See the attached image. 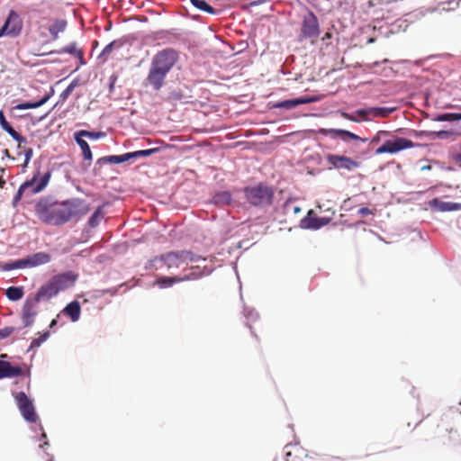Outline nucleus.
<instances>
[{
  "mask_svg": "<svg viewBox=\"0 0 461 461\" xmlns=\"http://www.w3.org/2000/svg\"><path fill=\"white\" fill-rule=\"evenodd\" d=\"M53 53H57V54L68 53L79 60L80 66H83L85 64L84 52H83L82 49L78 48L77 42H71L68 45L61 48L60 50H51L47 53L39 54V56H42L45 54H53Z\"/></svg>",
  "mask_w": 461,
  "mask_h": 461,
  "instance_id": "dca6fc26",
  "label": "nucleus"
},
{
  "mask_svg": "<svg viewBox=\"0 0 461 461\" xmlns=\"http://www.w3.org/2000/svg\"><path fill=\"white\" fill-rule=\"evenodd\" d=\"M5 155H8V150L5 149Z\"/></svg>",
  "mask_w": 461,
  "mask_h": 461,
  "instance_id": "052dcab7",
  "label": "nucleus"
},
{
  "mask_svg": "<svg viewBox=\"0 0 461 461\" xmlns=\"http://www.w3.org/2000/svg\"><path fill=\"white\" fill-rule=\"evenodd\" d=\"M40 300H36V297L28 298L23 307L22 320L25 327L32 325L34 318L38 314V303Z\"/></svg>",
  "mask_w": 461,
  "mask_h": 461,
  "instance_id": "f8f14e48",
  "label": "nucleus"
},
{
  "mask_svg": "<svg viewBox=\"0 0 461 461\" xmlns=\"http://www.w3.org/2000/svg\"><path fill=\"white\" fill-rule=\"evenodd\" d=\"M358 214L365 217V216H367L369 214H374V212L371 211L369 208L367 207H361L359 210H358Z\"/></svg>",
  "mask_w": 461,
  "mask_h": 461,
  "instance_id": "3c124183",
  "label": "nucleus"
},
{
  "mask_svg": "<svg viewBox=\"0 0 461 461\" xmlns=\"http://www.w3.org/2000/svg\"><path fill=\"white\" fill-rule=\"evenodd\" d=\"M5 155H8V150L5 149Z\"/></svg>",
  "mask_w": 461,
  "mask_h": 461,
  "instance_id": "680f3d73",
  "label": "nucleus"
},
{
  "mask_svg": "<svg viewBox=\"0 0 461 461\" xmlns=\"http://www.w3.org/2000/svg\"><path fill=\"white\" fill-rule=\"evenodd\" d=\"M461 120V113H450L440 114L437 117L438 122H452Z\"/></svg>",
  "mask_w": 461,
  "mask_h": 461,
  "instance_id": "4c0bfd02",
  "label": "nucleus"
},
{
  "mask_svg": "<svg viewBox=\"0 0 461 461\" xmlns=\"http://www.w3.org/2000/svg\"><path fill=\"white\" fill-rule=\"evenodd\" d=\"M167 74V73L161 70V68H157L151 65L147 77V82L149 85L152 86L155 90H158L162 87Z\"/></svg>",
  "mask_w": 461,
  "mask_h": 461,
  "instance_id": "2eb2a0df",
  "label": "nucleus"
},
{
  "mask_svg": "<svg viewBox=\"0 0 461 461\" xmlns=\"http://www.w3.org/2000/svg\"><path fill=\"white\" fill-rule=\"evenodd\" d=\"M22 26L20 16L14 11H11L5 23L0 28V37L17 36L21 32Z\"/></svg>",
  "mask_w": 461,
  "mask_h": 461,
  "instance_id": "9d476101",
  "label": "nucleus"
},
{
  "mask_svg": "<svg viewBox=\"0 0 461 461\" xmlns=\"http://www.w3.org/2000/svg\"><path fill=\"white\" fill-rule=\"evenodd\" d=\"M299 210H300V209H299V208H297V207L294 209V211H295V212H299Z\"/></svg>",
  "mask_w": 461,
  "mask_h": 461,
  "instance_id": "e2e57ef3",
  "label": "nucleus"
},
{
  "mask_svg": "<svg viewBox=\"0 0 461 461\" xmlns=\"http://www.w3.org/2000/svg\"><path fill=\"white\" fill-rule=\"evenodd\" d=\"M52 219H56V203H53V206L48 214V218L44 219V223L56 226V221Z\"/></svg>",
  "mask_w": 461,
  "mask_h": 461,
  "instance_id": "37998d69",
  "label": "nucleus"
},
{
  "mask_svg": "<svg viewBox=\"0 0 461 461\" xmlns=\"http://www.w3.org/2000/svg\"><path fill=\"white\" fill-rule=\"evenodd\" d=\"M431 133H432L431 139H434L435 137H438L440 139H446L454 134L452 131H431Z\"/></svg>",
  "mask_w": 461,
  "mask_h": 461,
  "instance_id": "c03bdc74",
  "label": "nucleus"
},
{
  "mask_svg": "<svg viewBox=\"0 0 461 461\" xmlns=\"http://www.w3.org/2000/svg\"><path fill=\"white\" fill-rule=\"evenodd\" d=\"M75 140L82 150L84 159L92 160L93 156L88 143L83 139L82 136H79L77 132L75 133Z\"/></svg>",
  "mask_w": 461,
  "mask_h": 461,
  "instance_id": "cd10ccee",
  "label": "nucleus"
},
{
  "mask_svg": "<svg viewBox=\"0 0 461 461\" xmlns=\"http://www.w3.org/2000/svg\"><path fill=\"white\" fill-rule=\"evenodd\" d=\"M123 45L124 41L121 39L113 41L104 47V49L99 54L98 59H100L103 63L106 62L111 57L112 53L114 50H120Z\"/></svg>",
  "mask_w": 461,
  "mask_h": 461,
  "instance_id": "412c9836",
  "label": "nucleus"
},
{
  "mask_svg": "<svg viewBox=\"0 0 461 461\" xmlns=\"http://www.w3.org/2000/svg\"><path fill=\"white\" fill-rule=\"evenodd\" d=\"M23 294L22 286H11L5 291V295L10 301H18L23 298Z\"/></svg>",
  "mask_w": 461,
  "mask_h": 461,
  "instance_id": "c756f323",
  "label": "nucleus"
},
{
  "mask_svg": "<svg viewBox=\"0 0 461 461\" xmlns=\"http://www.w3.org/2000/svg\"><path fill=\"white\" fill-rule=\"evenodd\" d=\"M68 26V22L64 19H54L51 21L50 24L48 26V31L50 34L51 41H57L59 39V34L60 32H65Z\"/></svg>",
  "mask_w": 461,
  "mask_h": 461,
  "instance_id": "aec40b11",
  "label": "nucleus"
},
{
  "mask_svg": "<svg viewBox=\"0 0 461 461\" xmlns=\"http://www.w3.org/2000/svg\"><path fill=\"white\" fill-rule=\"evenodd\" d=\"M244 194L248 202L254 206L271 204L274 195L273 190L263 184L246 187Z\"/></svg>",
  "mask_w": 461,
  "mask_h": 461,
  "instance_id": "20e7f679",
  "label": "nucleus"
},
{
  "mask_svg": "<svg viewBox=\"0 0 461 461\" xmlns=\"http://www.w3.org/2000/svg\"><path fill=\"white\" fill-rule=\"evenodd\" d=\"M411 134L416 138L427 137V138L431 139V137H432L431 131H428L411 130Z\"/></svg>",
  "mask_w": 461,
  "mask_h": 461,
  "instance_id": "a18cd8bd",
  "label": "nucleus"
},
{
  "mask_svg": "<svg viewBox=\"0 0 461 461\" xmlns=\"http://www.w3.org/2000/svg\"><path fill=\"white\" fill-rule=\"evenodd\" d=\"M79 85L77 79H74L68 87L60 94V98L65 101L74 91V89Z\"/></svg>",
  "mask_w": 461,
  "mask_h": 461,
  "instance_id": "58836bf2",
  "label": "nucleus"
},
{
  "mask_svg": "<svg viewBox=\"0 0 461 461\" xmlns=\"http://www.w3.org/2000/svg\"><path fill=\"white\" fill-rule=\"evenodd\" d=\"M51 173L50 168L41 170V166L35 163L32 177L19 186L16 195L14 198V203H17L24 195L32 196L42 192L50 183Z\"/></svg>",
  "mask_w": 461,
  "mask_h": 461,
  "instance_id": "f257e3e1",
  "label": "nucleus"
},
{
  "mask_svg": "<svg viewBox=\"0 0 461 461\" xmlns=\"http://www.w3.org/2000/svg\"><path fill=\"white\" fill-rule=\"evenodd\" d=\"M48 96L46 97H43L41 98L40 101L38 102H25V103H21V104H18L17 105H15L14 107V110H26V109H33V108H38L40 106H41L42 104H44L47 100H48Z\"/></svg>",
  "mask_w": 461,
  "mask_h": 461,
  "instance_id": "7c9ffc66",
  "label": "nucleus"
},
{
  "mask_svg": "<svg viewBox=\"0 0 461 461\" xmlns=\"http://www.w3.org/2000/svg\"><path fill=\"white\" fill-rule=\"evenodd\" d=\"M76 280L77 275L72 271L56 275L39 288L35 294L36 300H50L56 296L59 292L73 286Z\"/></svg>",
  "mask_w": 461,
  "mask_h": 461,
  "instance_id": "f03ea898",
  "label": "nucleus"
},
{
  "mask_svg": "<svg viewBox=\"0 0 461 461\" xmlns=\"http://www.w3.org/2000/svg\"><path fill=\"white\" fill-rule=\"evenodd\" d=\"M5 185V180L3 176H0V187H3Z\"/></svg>",
  "mask_w": 461,
  "mask_h": 461,
  "instance_id": "5fc2aeb1",
  "label": "nucleus"
},
{
  "mask_svg": "<svg viewBox=\"0 0 461 461\" xmlns=\"http://www.w3.org/2000/svg\"><path fill=\"white\" fill-rule=\"evenodd\" d=\"M22 374L20 366H13L10 362L0 360V379L16 377Z\"/></svg>",
  "mask_w": 461,
  "mask_h": 461,
  "instance_id": "a211bd4d",
  "label": "nucleus"
},
{
  "mask_svg": "<svg viewBox=\"0 0 461 461\" xmlns=\"http://www.w3.org/2000/svg\"><path fill=\"white\" fill-rule=\"evenodd\" d=\"M395 108H387V107H373L370 108L371 115L374 117H381L385 118L391 114Z\"/></svg>",
  "mask_w": 461,
  "mask_h": 461,
  "instance_id": "72a5a7b5",
  "label": "nucleus"
},
{
  "mask_svg": "<svg viewBox=\"0 0 461 461\" xmlns=\"http://www.w3.org/2000/svg\"><path fill=\"white\" fill-rule=\"evenodd\" d=\"M326 159L328 164L336 169H346L348 171H351L360 166L359 162L352 159L351 158L341 155L329 154L327 155Z\"/></svg>",
  "mask_w": 461,
  "mask_h": 461,
  "instance_id": "9b49d317",
  "label": "nucleus"
},
{
  "mask_svg": "<svg viewBox=\"0 0 461 461\" xmlns=\"http://www.w3.org/2000/svg\"><path fill=\"white\" fill-rule=\"evenodd\" d=\"M157 151V149H142V150H137L134 152H129L130 154V159L131 158H137L140 157H148Z\"/></svg>",
  "mask_w": 461,
  "mask_h": 461,
  "instance_id": "ea45409f",
  "label": "nucleus"
},
{
  "mask_svg": "<svg viewBox=\"0 0 461 461\" xmlns=\"http://www.w3.org/2000/svg\"><path fill=\"white\" fill-rule=\"evenodd\" d=\"M415 147H420V144L414 143L409 139L396 137L393 140H388L376 149L375 154L380 155L384 153L395 154L402 150L412 149Z\"/></svg>",
  "mask_w": 461,
  "mask_h": 461,
  "instance_id": "0eeeda50",
  "label": "nucleus"
},
{
  "mask_svg": "<svg viewBox=\"0 0 461 461\" xmlns=\"http://www.w3.org/2000/svg\"><path fill=\"white\" fill-rule=\"evenodd\" d=\"M63 312L70 317L72 321L79 320L81 313V307L77 301L69 303L63 310Z\"/></svg>",
  "mask_w": 461,
  "mask_h": 461,
  "instance_id": "393cba45",
  "label": "nucleus"
},
{
  "mask_svg": "<svg viewBox=\"0 0 461 461\" xmlns=\"http://www.w3.org/2000/svg\"><path fill=\"white\" fill-rule=\"evenodd\" d=\"M320 32L319 20L312 11H309L303 17L299 39L311 40L313 43L319 38Z\"/></svg>",
  "mask_w": 461,
  "mask_h": 461,
  "instance_id": "39448f33",
  "label": "nucleus"
},
{
  "mask_svg": "<svg viewBox=\"0 0 461 461\" xmlns=\"http://www.w3.org/2000/svg\"><path fill=\"white\" fill-rule=\"evenodd\" d=\"M1 357H2V358H5V357H6V355H5V354H2V355H1Z\"/></svg>",
  "mask_w": 461,
  "mask_h": 461,
  "instance_id": "bf43d9fd",
  "label": "nucleus"
},
{
  "mask_svg": "<svg viewBox=\"0 0 461 461\" xmlns=\"http://www.w3.org/2000/svg\"><path fill=\"white\" fill-rule=\"evenodd\" d=\"M194 278L193 276H185L183 277H179V276H173V277H167V276H161V277H158L156 281H155V284L159 285L160 287H170L172 286L173 285L176 284V283H180V282H183V281H185V280H189V279H192Z\"/></svg>",
  "mask_w": 461,
  "mask_h": 461,
  "instance_id": "b1692460",
  "label": "nucleus"
},
{
  "mask_svg": "<svg viewBox=\"0 0 461 461\" xmlns=\"http://www.w3.org/2000/svg\"><path fill=\"white\" fill-rule=\"evenodd\" d=\"M312 101H313V99H307V98H296V99H291V100H285V101L276 104L274 105V107L284 108V109H293L300 104H308Z\"/></svg>",
  "mask_w": 461,
  "mask_h": 461,
  "instance_id": "a878e982",
  "label": "nucleus"
},
{
  "mask_svg": "<svg viewBox=\"0 0 461 461\" xmlns=\"http://www.w3.org/2000/svg\"><path fill=\"white\" fill-rule=\"evenodd\" d=\"M20 149H23V152H24V162L22 166H23V168L25 169L28 167L30 160L32 159V157L33 155V150L32 148H24L22 145H21Z\"/></svg>",
  "mask_w": 461,
  "mask_h": 461,
  "instance_id": "a19ab883",
  "label": "nucleus"
},
{
  "mask_svg": "<svg viewBox=\"0 0 461 461\" xmlns=\"http://www.w3.org/2000/svg\"><path fill=\"white\" fill-rule=\"evenodd\" d=\"M129 159H130V154L125 153V154L119 155V156L112 155V156L104 157L99 159V162L104 161V162H108V163H113V164H120V163L128 161Z\"/></svg>",
  "mask_w": 461,
  "mask_h": 461,
  "instance_id": "2f4dec72",
  "label": "nucleus"
},
{
  "mask_svg": "<svg viewBox=\"0 0 461 461\" xmlns=\"http://www.w3.org/2000/svg\"><path fill=\"white\" fill-rule=\"evenodd\" d=\"M355 114H357L359 117H362L364 120H368L367 116L371 115L370 108L369 109H359L355 112Z\"/></svg>",
  "mask_w": 461,
  "mask_h": 461,
  "instance_id": "8fccbe9b",
  "label": "nucleus"
},
{
  "mask_svg": "<svg viewBox=\"0 0 461 461\" xmlns=\"http://www.w3.org/2000/svg\"><path fill=\"white\" fill-rule=\"evenodd\" d=\"M56 226H61L68 222L64 202L56 203Z\"/></svg>",
  "mask_w": 461,
  "mask_h": 461,
  "instance_id": "c85d7f7f",
  "label": "nucleus"
},
{
  "mask_svg": "<svg viewBox=\"0 0 461 461\" xmlns=\"http://www.w3.org/2000/svg\"><path fill=\"white\" fill-rule=\"evenodd\" d=\"M104 218V212H103V206H99L95 212L92 214V216L88 220V224L90 227L95 228L96 227L101 220Z\"/></svg>",
  "mask_w": 461,
  "mask_h": 461,
  "instance_id": "f704fd0d",
  "label": "nucleus"
},
{
  "mask_svg": "<svg viewBox=\"0 0 461 461\" xmlns=\"http://www.w3.org/2000/svg\"><path fill=\"white\" fill-rule=\"evenodd\" d=\"M215 199H217V201H222L229 203L231 201V195L229 192H222L216 194Z\"/></svg>",
  "mask_w": 461,
  "mask_h": 461,
  "instance_id": "de8ad7c7",
  "label": "nucleus"
},
{
  "mask_svg": "<svg viewBox=\"0 0 461 461\" xmlns=\"http://www.w3.org/2000/svg\"><path fill=\"white\" fill-rule=\"evenodd\" d=\"M79 136L86 137L90 140H98L105 136V133L103 131H89L86 130H82L77 131Z\"/></svg>",
  "mask_w": 461,
  "mask_h": 461,
  "instance_id": "e433bc0d",
  "label": "nucleus"
},
{
  "mask_svg": "<svg viewBox=\"0 0 461 461\" xmlns=\"http://www.w3.org/2000/svg\"><path fill=\"white\" fill-rule=\"evenodd\" d=\"M433 204L441 212L459 211L461 210V203L452 202H442L438 199L433 200Z\"/></svg>",
  "mask_w": 461,
  "mask_h": 461,
  "instance_id": "bb28decb",
  "label": "nucleus"
},
{
  "mask_svg": "<svg viewBox=\"0 0 461 461\" xmlns=\"http://www.w3.org/2000/svg\"><path fill=\"white\" fill-rule=\"evenodd\" d=\"M390 135V131H379L373 137L371 142L376 143L379 142L383 138L387 137Z\"/></svg>",
  "mask_w": 461,
  "mask_h": 461,
  "instance_id": "49530a36",
  "label": "nucleus"
},
{
  "mask_svg": "<svg viewBox=\"0 0 461 461\" xmlns=\"http://www.w3.org/2000/svg\"><path fill=\"white\" fill-rule=\"evenodd\" d=\"M357 114L352 113V114H348V113H342V116L349 121H352V122H360V120L358 118L356 117Z\"/></svg>",
  "mask_w": 461,
  "mask_h": 461,
  "instance_id": "603ef678",
  "label": "nucleus"
},
{
  "mask_svg": "<svg viewBox=\"0 0 461 461\" xmlns=\"http://www.w3.org/2000/svg\"><path fill=\"white\" fill-rule=\"evenodd\" d=\"M97 45H98V42H97L96 41H95L93 42V47L95 48V47H96Z\"/></svg>",
  "mask_w": 461,
  "mask_h": 461,
  "instance_id": "13d9d810",
  "label": "nucleus"
},
{
  "mask_svg": "<svg viewBox=\"0 0 461 461\" xmlns=\"http://www.w3.org/2000/svg\"><path fill=\"white\" fill-rule=\"evenodd\" d=\"M116 291H117L116 289H114V290H113V291H112V290H107V291H104L103 293H104H104H110L112 295H113V294H116Z\"/></svg>",
  "mask_w": 461,
  "mask_h": 461,
  "instance_id": "6e6d98bb",
  "label": "nucleus"
},
{
  "mask_svg": "<svg viewBox=\"0 0 461 461\" xmlns=\"http://www.w3.org/2000/svg\"><path fill=\"white\" fill-rule=\"evenodd\" d=\"M57 324V321L56 320H52V321L50 322V327L52 328L53 326H55Z\"/></svg>",
  "mask_w": 461,
  "mask_h": 461,
  "instance_id": "4d7b16f0",
  "label": "nucleus"
},
{
  "mask_svg": "<svg viewBox=\"0 0 461 461\" xmlns=\"http://www.w3.org/2000/svg\"><path fill=\"white\" fill-rule=\"evenodd\" d=\"M177 60V53L171 49H167L157 53L151 62V65L157 68L168 73Z\"/></svg>",
  "mask_w": 461,
  "mask_h": 461,
  "instance_id": "6e6552de",
  "label": "nucleus"
},
{
  "mask_svg": "<svg viewBox=\"0 0 461 461\" xmlns=\"http://www.w3.org/2000/svg\"><path fill=\"white\" fill-rule=\"evenodd\" d=\"M15 401L23 419L29 422H36L38 416L34 405L24 392H19L15 395Z\"/></svg>",
  "mask_w": 461,
  "mask_h": 461,
  "instance_id": "1a4fd4ad",
  "label": "nucleus"
},
{
  "mask_svg": "<svg viewBox=\"0 0 461 461\" xmlns=\"http://www.w3.org/2000/svg\"><path fill=\"white\" fill-rule=\"evenodd\" d=\"M323 134H332L335 136L340 137L344 141H348V140H362L365 141L366 140L360 138L359 136L356 135L355 133H352L346 130H340V129H323L321 131Z\"/></svg>",
  "mask_w": 461,
  "mask_h": 461,
  "instance_id": "4be33fe9",
  "label": "nucleus"
},
{
  "mask_svg": "<svg viewBox=\"0 0 461 461\" xmlns=\"http://www.w3.org/2000/svg\"><path fill=\"white\" fill-rule=\"evenodd\" d=\"M64 204L68 222L78 221L91 210L89 203L79 198H72L64 201Z\"/></svg>",
  "mask_w": 461,
  "mask_h": 461,
  "instance_id": "423d86ee",
  "label": "nucleus"
},
{
  "mask_svg": "<svg viewBox=\"0 0 461 461\" xmlns=\"http://www.w3.org/2000/svg\"><path fill=\"white\" fill-rule=\"evenodd\" d=\"M285 461H312L306 450L299 444H288L285 447Z\"/></svg>",
  "mask_w": 461,
  "mask_h": 461,
  "instance_id": "ddd939ff",
  "label": "nucleus"
},
{
  "mask_svg": "<svg viewBox=\"0 0 461 461\" xmlns=\"http://www.w3.org/2000/svg\"><path fill=\"white\" fill-rule=\"evenodd\" d=\"M334 213L335 212L332 211L331 215L329 217H317L311 210L307 213V216L302 221V224L305 228L317 230L322 226L327 225L330 222L332 216L334 215Z\"/></svg>",
  "mask_w": 461,
  "mask_h": 461,
  "instance_id": "4468645a",
  "label": "nucleus"
},
{
  "mask_svg": "<svg viewBox=\"0 0 461 461\" xmlns=\"http://www.w3.org/2000/svg\"><path fill=\"white\" fill-rule=\"evenodd\" d=\"M53 203H50L48 199H41L35 205V212L39 220L44 222V219L48 218L50 209Z\"/></svg>",
  "mask_w": 461,
  "mask_h": 461,
  "instance_id": "5701e85b",
  "label": "nucleus"
},
{
  "mask_svg": "<svg viewBox=\"0 0 461 461\" xmlns=\"http://www.w3.org/2000/svg\"><path fill=\"white\" fill-rule=\"evenodd\" d=\"M333 37V34L331 32H326L325 34L323 35V37L321 38L322 41L326 42L327 44H329V42H327L329 40H330L331 38Z\"/></svg>",
  "mask_w": 461,
  "mask_h": 461,
  "instance_id": "864d4df0",
  "label": "nucleus"
},
{
  "mask_svg": "<svg viewBox=\"0 0 461 461\" xmlns=\"http://www.w3.org/2000/svg\"><path fill=\"white\" fill-rule=\"evenodd\" d=\"M24 267H26V265H25V262H24V258H22V259H18L16 261H14V262H9V263L5 264L2 267V269L4 271H10V270H13V269L24 268Z\"/></svg>",
  "mask_w": 461,
  "mask_h": 461,
  "instance_id": "c9c22d12",
  "label": "nucleus"
},
{
  "mask_svg": "<svg viewBox=\"0 0 461 461\" xmlns=\"http://www.w3.org/2000/svg\"><path fill=\"white\" fill-rule=\"evenodd\" d=\"M49 332H45L41 334L39 338L32 339V341L31 342L30 348H39L41 345V343L44 342L49 338Z\"/></svg>",
  "mask_w": 461,
  "mask_h": 461,
  "instance_id": "79ce46f5",
  "label": "nucleus"
},
{
  "mask_svg": "<svg viewBox=\"0 0 461 461\" xmlns=\"http://www.w3.org/2000/svg\"><path fill=\"white\" fill-rule=\"evenodd\" d=\"M192 5L197 9L208 13L210 14H216L217 11L208 5L204 0H190Z\"/></svg>",
  "mask_w": 461,
  "mask_h": 461,
  "instance_id": "473e14b6",
  "label": "nucleus"
},
{
  "mask_svg": "<svg viewBox=\"0 0 461 461\" xmlns=\"http://www.w3.org/2000/svg\"><path fill=\"white\" fill-rule=\"evenodd\" d=\"M14 331V328H13V327H5L4 329H1L0 330V338L1 339L7 338L10 335H12Z\"/></svg>",
  "mask_w": 461,
  "mask_h": 461,
  "instance_id": "09e8293b",
  "label": "nucleus"
},
{
  "mask_svg": "<svg viewBox=\"0 0 461 461\" xmlns=\"http://www.w3.org/2000/svg\"><path fill=\"white\" fill-rule=\"evenodd\" d=\"M51 260V256L46 252H38L24 258L26 267H34L44 265Z\"/></svg>",
  "mask_w": 461,
  "mask_h": 461,
  "instance_id": "f3484780",
  "label": "nucleus"
},
{
  "mask_svg": "<svg viewBox=\"0 0 461 461\" xmlns=\"http://www.w3.org/2000/svg\"><path fill=\"white\" fill-rule=\"evenodd\" d=\"M0 125L4 131L18 142V148H21V145L26 142V139L19 134L6 121L2 111H0Z\"/></svg>",
  "mask_w": 461,
  "mask_h": 461,
  "instance_id": "6ab92c4d",
  "label": "nucleus"
},
{
  "mask_svg": "<svg viewBox=\"0 0 461 461\" xmlns=\"http://www.w3.org/2000/svg\"><path fill=\"white\" fill-rule=\"evenodd\" d=\"M194 256L190 251H170L157 256L149 261V267L155 270L167 268V270L178 268L188 261H194Z\"/></svg>",
  "mask_w": 461,
  "mask_h": 461,
  "instance_id": "7ed1b4c3",
  "label": "nucleus"
}]
</instances>
